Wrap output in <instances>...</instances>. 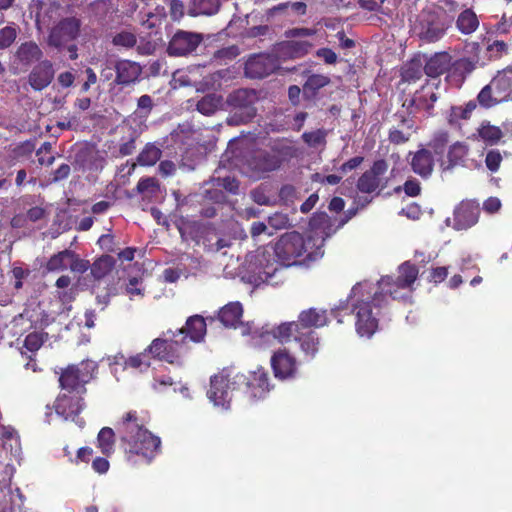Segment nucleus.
Instances as JSON below:
<instances>
[{"instance_id":"nucleus-1","label":"nucleus","mask_w":512,"mask_h":512,"mask_svg":"<svg viewBox=\"0 0 512 512\" xmlns=\"http://www.w3.org/2000/svg\"><path fill=\"white\" fill-rule=\"evenodd\" d=\"M390 285L389 279L381 278L376 284L363 281L353 286L342 309H349L355 316L357 333L364 337H371L378 327V312L386 300L383 294V285Z\"/></svg>"},{"instance_id":"nucleus-2","label":"nucleus","mask_w":512,"mask_h":512,"mask_svg":"<svg viewBox=\"0 0 512 512\" xmlns=\"http://www.w3.org/2000/svg\"><path fill=\"white\" fill-rule=\"evenodd\" d=\"M128 461L150 463L160 450L161 440L145 428L136 411L127 412L117 427Z\"/></svg>"},{"instance_id":"nucleus-3","label":"nucleus","mask_w":512,"mask_h":512,"mask_svg":"<svg viewBox=\"0 0 512 512\" xmlns=\"http://www.w3.org/2000/svg\"><path fill=\"white\" fill-rule=\"evenodd\" d=\"M297 156L295 145L287 140L275 142L269 150L252 153L245 160L243 170L250 178L261 179L278 170L283 163Z\"/></svg>"},{"instance_id":"nucleus-4","label":"nucleus","mask_w":512,"mask_h":512,"mask_svg":"<svg viewBox=\"0 0 512 512\" xmlns=\"http://www.w3.org/2000/svg\"><path fill=\"white\" fill-rule=\"evenodd\" d=\"M310 243L312 238L305 240L303 236L296 232H288L283 234L274 244L276 257L281 265L288 267L297 263V259L306 255L309 260H315L322 256L321 251H311Z\"/></svg>"},{"instance_id":"nucleus-5","label":"nucleus","mask_w":512,"mask_h":512,"mask_svg":"<svg viewBox=\"0 0 512 512\" xmlns=\"http://www.w3.org/2000/svg\"><path fill=\"white\" fill-rule=\"evenodd\" d=\"M258 99L256 91L252 89H238L230 93L227 103L232 109V114L228 118V123L240 125L251 121L256 116L255 104Z\"/></svg>"},{"instance_id":"nucleus-6","label":"nucleus","mask_w":512,"mask_h":512,"mask_svg":"<svg viewBox=\"0 0 512 512\" xmlns=\"http://www.w3.org/2000/svg\"><path fill=\"white\" fill-rule=\"evenodd\" d=\"M249 270L261 282H269L282 266L273 246H265L247 255Z\"/></svg>"},{"instance_id":"nucleus-7","label":"nucleus","mask_w":512,"mask_h":512,"mask_svg":"<svg viewBox=\"0 0 512 512\" xmlns=\"http://www.w3.org/2000/svg\"><path fill=\"white\" fill-rule=\"evenodd\" d=\"M96 369L97 364L91 360L82 361L77 365H69L60 375L61 388L70 394L83 393L84 385L92 379Z\"/></svg>"},{"instance_id":"nucleus-8","label":"nucleus","mask_w":512,"mask_h":512,"mask_svg":"<svg viewBox=\"0 0 512 512\" xmlns=\"http://www.w3.org/2000/svg\"><path fill=\"white\" fill-rule=\"evenodd\" d=\"M301 333L300 325L297 321L283 322L271 329L267 326L255 330L251 336V345L254 347H264L272 341L277 340L284 344L295 340V334Z\"/></svg>"},{"instance_id":"nucleus-9","label":"nucleus","mask_w":512,"mask_h":512,"mask_svg":"<svg viewBox=\"0 0 512 512\" xmlns=\"http://www.w3.org/2000/svg\"><path fill=\"white\" fill-rule=\"evenodd\" d=\"M233 384L248 395L250 399L264 398L270 391L268 373L263 368L250 372L249 375L237 373L233 376Z\"/></svg>"},{"instance_id":"nucleus-10","label":"nucleus","mask_w":512,"mask_h":512,"mask_svg":"<svg viewBox=\"0 0 512 512\" xmlns=\"http://www.w3.org/2000/svg\"><path fill=\"white\" fill-rule=\"evenodd\" d=\"M81 24V20L74 16L61 19L49 31L48 46L59 50L64 48L79 37Z\"/></svg>"},{"instance_id":"nucleus-11","label":"nucleus","mask_w":512,"mask_h":512,"mask_svg":"<svg viewBox=\"0 0 512 512\" xmlns=\"http://www.w3.org/2000/svg\"><path fill=\"white\" fill-rule=\"evenodd\" d=\"M235 389H238V385L233 384V377H231L230 373L222 371L211 378L210 389L207 395L215 406L228 409L232 398V391Z\"/></svg>"},{"instance_id":"nucleus-12","label":"nucleus","mask_w":512,"mask_h":512,"mask_svg":"<svg viewBox=\"0 0 512 512\" xmlns=\"http://www.w3.org/2000/svg\"><path fill=\"white\" fill-rule=\"evenodd\" d=\"M185 338L178 340L173 336V339L156 338L147 348L148 353L159 360L166 361L171 364L179 363L181 355L185 352Z\"/></svg>"},{"instance_id":"nucleus-13","label":"nucleus","mask_w":512,"mask_h":512,"mask_svg":"<svg viewBox=\"0 0 512 512\" xmlns=\"http://www.w3.org/2000/svg\"><path fill=\"white\" fill-rule=\"evenodd\" d=\"M388 164L385 160H377L372 167L365 171L357 181V189L361 193L371 194L386 187L385 174Z\"/></svg>"},{"instance_id":"nucleus-14","label":"nucleus","mask_w":512,"mask_h":512,"mask_svg":"<svg viewBox=\"0 0 512 512\" xmlns=\"http://www.w3.org/2000/svg\"><path fill=\"white\" fill-rule=\"evenodd\" d=\"M399 275L395 281L392 280L391 277L386 276V279H389L390 285H383L384 288L383 294L389 295L393 299H407V297L399 296L397 293V289H409L411 285L415 282L418 276V269L412 265L410 262H404L399 267Z\"/></svg>"},{"instance_id":"nucleus-15","label":"nucleus","mask_w":512,"mask_h":512,"mask_svg":"<svg viewBox=\"0 0 512 512\" xmlns=\"http://www.w3.org/2000/svg\"><path fill=\"white\" fill-rule=\"evenodd\" d=\"M445 30V24L436 13L423 12L420 15L418 34L421 39L435 42L444 35Z\"/></svg>"},{"instance_id":"nucleus-16","label":"nucleus","mask_w":512,"mask_h":512,"mask_svg":"<svg viewBox=\"0 0 512 512\" xmlns=\"http://www.w3.org/2000/svg\"><path fill=\"white\" fill-rule=\"evenodd\" d=\"M202 41V35L194 32L178 31L168 45V53L184 56L193 52Z\"/></svg>"},{"instance_id":"nucleus-17","label":"nucleus","mask_w":512,"mask_h":512,"mask_svg":"<svg viewBox=\"0 0 512 512\" xmlns=\"http://www.w3.org/2000/svg\"><path fill=\"white\" fill-rule=\"evenodd\" d=\"M271 366L275 377L279 379L293 378L297 372V361L285 348L277 350L272 355Z\"/></svg>"},{"instance_id":"nucleus-18","label":"nucleus","mask_w":512,"mask_h":512,"mask_svg":"<svg viewBox=\"0 0 512 512\" xmlns=\"http://www.w3.org/2000/svg\"><path fill=\"white\" fill-rule=\"evenodd\" d=\"M55 71L50 60L45 59L37 63L28 74V84L35 91L47 88L54 79Z\"/></svg>"},{"instance_id":"nucleus-19","label":"nucleus","mask_w":512,"mask_h":512,"mask_svg":"<svg viewBox=\"0 0 512 512\" xmlns=\"http://www.w3.org/2000/svg\"><path fill=\"white\" fill-rule=\"evenodd\" d=\"M42 57V48L35 41L29 40L17 47L13 64L21 66L26 71L32 64L42 61Z\"/></svg>"},{"instance_id":"nucleus-20","label":"nucleus","mask_w":512,"mask_h":512,"mask_svg":"<svg viewBox=\"0 0 512 512\" xmlns=\"http://www.w3.org/2000/svg\"><path fill=\"white\" fill-rule=\"evenodd\" d=\"M479 207L471 201L461 202L454 210L453 228L456 230H465L478 221Z\"/></svg>"},{"instance_id":"nucleus-21","label":"nucleus","mask_w":512,"mask_h":512,"mask_svg":"<svg viewBox=\"0 0 512 512\" xmlns=\"http://www.w3.org/2000/svg\"><path fill=\"white\" fill-rule=\"evenodd\" d=\"M276 68L275 59L269 55H255L245 64V75L249 78H264Z\"/></svg>"},{"instance_id":"nucleus-22","label":"nucleus","mask_w":512,"mask_h":512,"mask_svg":"<svg viewBox=\"0 0 512 512\" xmlns=\"http://www.w3.org/2000/svg\"><path fill=\"white\" fill-rule=\"evenodd\" d=\"M410 166L412 171L422 178L431 176L434 169V157L428 148H420L415 153H410Z\"/></svg>"},{"instance_id":"nucleus-23","label":"nucleus","mask_w":512,"mask_h":512,"mask_svg":"<svg viewBox=\"0 0 512 512\" xmlns=\"http://www.w3.org/2000/svg\"><path fill=\"white\" fill-rule=\"evenodd\" d=\"M55 408L57 414L68 419L80 413L83 408V399L80 394L63 393L57 398Z\"/></svg>"},{"instance_id":"nucleus-24","label":"nucleus","mask_w":512,"mask_h":512,"mask_svg":"<svg viewBox=\"0 0 512 512\" xmlns=\"http://www.w3.org/2000/svg\"><path fill=\"white\" fill-rule=\"evenodd\" d=\"M300 330L323 327L328 323L327 311L318 308H309L300 312L298 316Z\"/></svg>"},{"instance_id":"nucleus-25","label":"nucleus","mask_w":512,"mask_h":512,"mask_svg":"<svg viewBox=\"0 0 512 512\" xmlns=\"http://www.w3.org/2000/svg\"><path fill=\"white\" fill-rule=\"evenodd\" d=\"M496 97L502 102L512 100V68L504 69L491 80Z\"/></svg>"},{"instance_id":"nucleus-26","label":"nucleus","mask_w":512,"mask_h":512,"mask_svg":"<svg viewBox=\"0 0 512 512\" xmlns=\"http://www.w3.org/2000/svg\"><path fill=\"white\" fill-rule=\"evenodd\" d=\"M116 82L121 85H128L138 80L142 69L136 62L129 60L119 61L116 66Z\"/></svg>"},{"instance_id":"nucleus-27","label":"nucleus","mask_w":512,"mask_h":512,"mask_svg":"<svg viewBox=\"0 0 512 512\" xmlns=\"http://www.w3.org/2000/svg\"><path fill=\"white\" fill-rule=\"evenodd\" d=\"M186 334L193 342H200L206 334V323L202 316L194 315L188 318L186 327L178 331L174 337H184Z\"/></svg>"},{"instance_id":"nucleus-28","label":"nucleus","mask_w":512,"mask_h":512,"mask_svg":"<svg viewBox=\"0 0 512 512\" xmlns=\"http://www.w3.org/2000/svg\"><path fill=\"white\" fill-rule=\"evenodd\" d=\"M295 341L299 343L301 351L309 358H313L319 350V338L313 330H301L295 334Z\"/></svg>"},{"instance_id":"nucleus-29","label":"nucleus","mask_w":512,"mask_h":512,"mask_svg":"<svg viewBox=\"0 0 512 512\" xmlns=\"http://www.w3.org/2000/svg\"><path fill=\"white\" fill-rule=\"evenodd\" d=\"M243 308L240 302H230L219 311V320L226 327H236L240 323Z\"/></svg>"},{"instance_id":"nucleus-30","label":"nucleus","mask_w":512,"mask_h":512,"mask_svg":"<svg viewBox=\"0 0 512 512\" xmlns=\"http://www.w3.org/2000/svg\"><path fill=\"white\" fill-rule=\"evenodd\" d=\"M451 65V58L447 53L436 54L431 57L424 67L429 77H437L445 73Z\"/></svg>"},{"instance_id":"nucleus-31","label":"nucleus","mask_w":512,"mask_h":512,"mask_svg":"<svg viewBox=\"0 0 512 512\" xmlns=\"http://www.w3.org/2000/svg\"><path fill=\"white\" fill-rule=\"evenodd\" d=\"M469 147L464 142H455L449 147L447 158L448 164L442 163L441 166L444 170L452 169L453 167L460 165L464 162L468 155Z\"/></svg>"},{"instance_id":"nucleus-32","label":"nucleus","mask_w":512,"mask_h":512,"mask_svg":"<svg viewBox=\"0 0 512 512\" xmlns=\"http://www.w3.org/2000/svg\"><path fill=\"white\" fill-rule=\"evenodd\" d=\"M438 100V95L430 85L423 86L416 92L412 103L419 109L430 110Z\"/></svg>"},{"instance_id":"nucleus-33","label":"nucleus","mask_w":512,"mask_h":512,"mask_svg":"<svg viewBox=\"0 0 512 512\" xmlns=\"http://www.w3.org/2000/svg\"><path fill=\"white\" fill-rule=\"evenodd\" d=\"M73 257V251L65 249L52 255L46 263L45 269L48 272H59L69 267L70 258Z\"/></svg>"},{"instance_id":"nucleus-34","label":"nucleus","mask_w":512,"mask_h":512,"mask_svg":"<svg viewBox=\"0 0 512 512\" xmlns=\"http://www.w3.org/2000/svg\"><path fill=\"white\" fill-rule=\"evenodd\" d=\"M479 25L476 14L467 9L460 13L457 19V27L464 34H471L474 32Z\"/></svg>"},{"instance_id":"nucleus-35","label":"nucleus","mask_w":512,"mask_h":512,"mask_svg":"<svg viewBox=\"0 0 512 512\" xmlns=\"http://www.w3.org/2000/svg\"><path fill=\"white\" fill-rule=\"evenodd\" d=\"M479 137L486 143L495 144L502 137V131L499 127L491 125L489 122H483L478 128Z\"/></svg>"},{"instance_id":"nucleus-36","label":"nucleus","mask_w":512,"mask_h":512,"mask_svg":"<svg viewBox=\"0 0 512 512\" xmlns=\"http://www.w3.org/2000/svg\"><path fill=\"white\" fill-rule=\"evenodd\" d=\"M161 150L153 144H147L137 157L138 164L141 166H152L161 157Z\"/></svg>"},{"instance_id":"nucleus-37","label":"nucleus","mask_w":512,"mask_h":512,"mask_svg":"<svg viewBox=\"0 0 512 512\" xmlns=\"http://www.w3.org/2000/svg\"><path fill=\"white\" fill-rule=\"evenodd\" d=\"M114 431L109 427H104L98 434V447L105 455H110L114 450Z\"/></svg>"},{"instance_id":"nucleus-38","label":"nucleus","mask_w":512,"mask_h":512,"mask_svg":"<svg viewBox=\"0 0 512 512\" xmlns=\"http://www.w3.org/2000/svg\"><path fill=\"white\" fill-rule=\"evenodd\" d=\"M478 103L484 108H491L502 101L496 97L495 90L490 82L484 86L477 96Z\"/></svg>"},{"instance_id":"nucleus-39","label":"nucleus","mask_w":512,"mask_h":512,"mask_svg":"<svg viewBox=\"0 0 512 512\" xmlns=\"http://www.w3.org/2000/svg\"><path fill=\"white\" fill-rule=\"evenodd\" d=\"M221 98L214 95H206L197 103V110L203 115H211L219 108Z\"/></svg>"},{"instance_id":"nucleus-40","label":"nucleus","mask_w":512,"mask_h":512,"mask_svg":"<svg viewBox=\"0 0 512 512\" xmlns=\"http://www.w3.org/2000/svg\"><path fill=\"white\" fill-rule=\"evenodd\" d=\"M113 266L114 261L110 256L101 257L93 263L91 273L96 279H101L112 270Z\"/></svg>"},{"instance_id":"nucleus-41","label":"nucleus","mask_w":512,"mask_h":512,"mask_svg":"<svg viewBox=\"0 0 512 512\" xmlns=\"http://www.w3.org/2000/svg\"><path fill=\"white\" fill-rule=\"evenodd\" d=\"M327 132L323 129H317L311 132H305L302 135L304 142L313 148H318L326 144Z\"/></svg>"},{"instance_id":"nucleus-42","label":"nucleus","mask_w":512,"mask_h":512,"mask_svg":"<svg viewBox=\"0 0 512 512\" xmlns=\"http://www.w3.org/2000/svg\"><path fill=\"white\" fill-rule=\"evenodd\" d=\"M475 108L476 103L474 101H469L464 106L452 107L450 112V122L458 121L460 119H469Z\"/></svg>"},{"instance_id":"nucleus-43","label":"nucleus","mask_w":512,"mask_h":512,"mask_svg":"<svg viewBox=\"0 0 512 512\" xmlns=\"http://www.w3.org/2000/svg\"><path fill=\"white\" fill-rule=\"evenodd\" d=\"M475 69V63L467 58L455 61L452 65V73L459 76L461 81Z\"/></svg>"},{"instance_id":"nucleus-44","label":"nucleus","mask_w":512,"mask_h":512,"mask_svg":"<svg viewBox=\"0 0 512 512\" xmlns=\"http://www.w3.org/2000/svg\"><path fill=\"white\" fill-rule=\"evenodd\" d=\"M448 141L449 134L445 131H440L434 135L428 146L435 154H442Z\"/></svg>"},{"instance_id":"nucleus-45","label":"nucleus","mask_w":512,"mask_h":512,"mask_svg":"<svg viewBox=\"0 0 512 512\" xmlns=\"http://www.w3.org/2000/svg\"><path fill=\"white\" fill-rule=\"evenodd\" d=\"M136 42L137 39L135 34L128 31L119 32L112 39V43L115 46H120L124 48H132L133 46H135Z\"/></svg>"},{"instance_id":"nucleus-46","label":"nucleus","mask_w":512,"mask_h":512,"mask_svg":"<svg viewBox=\"0 0 512 512\" xmlns=\"http://www.w3.org/2000/svg\"><path fill=\"white\" fill-rule=\"evenodd\" d=\"M147 350L135 356L129 357L125 360V368H134V369H147L149 367V362L147 360Z\"/></svg>"},{"instance_id":"nucleus-47","label":"nucleus","mask_w":512,"mask_h":512,"mask_svg":"<svg viewBox=\"0 0 512 512\" xmlns=\"http://www.w3.org/2000/svg\"><path fill=\"white\" fill-rule=\"evenodd\" d=\"M213 185L223 187L226 191L236 194L239 188V183L234 177H217L212 179Z\"/></svg>"},{"instance_id":"nucleus-48","label":"nucleus","mask_w":512,"mask_h":512,"mask_svg":"<svg viewBox=\"0 0 512 512\" xmlns=\"http://www.w3.org/2000/svg\"><path fill=\"white\" fill-rule=\"evenodd\" d=\"M44 339L42 333L33 332L26 336L24 340V348L29 352L37 351L43 344Z\"/></svg>"},{"instance_id":"nucleus-49","label":"nucleus","mask_w":512,"mask_h":512,"mask_svg":"<svg viewBox=\"0 0 512 512\" xmlns=\"http://www.w3.org/2000/svg\"><path fill=\"white\" fill-rule=\"evenodd\" d=\"M17 31L14 27L6 26L0 30V49L8 48L16 39Z\"/></svg>"},{"instance_id":"nucleus-50","label":"nucleus","mask_w":512,"mask_h":512,"mask_svg":"<svg viewBox=\"0 0 512 512\" xmlns=\"http://www.w3.org/2000/svg\"><path fill=\"white\" fill-rule=\"evenodd\" d=\"M268 223L274 229H285L290 225L287 214L276 212L268 218Z\"/></svg>"},{"instance_id":"nucleus-51","label":"nucleus","mask_w":512,"mask_h":512,"mask_svg":"<svg viewBox=\"0 0 512 512\" xmlns=\"http://www.w3.org/2000/svg\"><path fill=\"white\" fill-rule=\"evenodd\" d=\"M154 107L153 99L150 95H142L137 101V110L142 117H148Z\"/></svg>"},{"instance_id":"nucleus-52","label":"nucleus","mask_w":512,"mask_h":512,"mask_svg":"<svg viewBox=\"0 0 512 512\" xmlns=\"http://www.w3.org/2000/svg\"><path fill=\"white\" fill-rule=\"evenodd\" d=\"M329 83V78L320 74H313L308 77L305 88L311 90H319L320 88L326 86Z\"/></svg>"},{"instance_id":"nucleus-53","label":"nucleus","mask_w":512,"mask_h":512,"mask_svg":"<svg viewBox=\"0 0 512 512\" xmlns=\"http://www.w3.org/2000/svg\"><path fill=\"white\" fill-rule=\"evenodd\" d=\"M90 267V263L87 260L79 258V256L73 252V257L70 258L69 268L72 272L84 273Z\"/></svg>"},{"instance_id":"nucleus-54","label":"nucleus","mask_w":512,"mask_h":512,"mask_svg":"<svg viewBox=\"0 0 512 512\" xmlns=\"http://www.w3.org/2000/svg\"><path fill=\"white\" fill-rule=\"evenodd\" d=\"M501 161L502 156L498 150H491L486 155V166L492 172H495L499 169Z\"/></svg>"},{"instance_id":"nucleus-55","label":"nucleus","mask_w":512,"mask_h":512,"mask_svg":"<svg viewBox=\"0 0 512 512\" xmlns=\"http://www.w3.org/2000/svg\"><path fill=\"white\" fill-rule=\"evenodd\" d=\"M411 136L410 132H404L400 129L394 128L389 132V140L393 144H404L409 141Z\"/></svg>"},{"instance_id":"nucleus-56","label":"nucleus","mask_w":512,"mask_h":512,"mask_svg":"<svg viewBox=\"0 0 512 512\" xmlns=\"http://www.w3.org/2000/svg\"><path fill=\"white\" fill-rule=\"evenodd\" d=\"M47 211L40 206H35L27 211L26 218L31 222H36L46 217Z\"/></svg>"},{"instance_id":"nucleus-57","label":"nucleus","mask_w":512,"mask_h":512,"mask_svg":"<svg viewBox=\"0 0 512 512\" xmlns=\"http://www.w3.org/2000/svg\"><path fill=\"white\" fill-rule=\"evenodd\" d=\"M404 191L408 196L415 197L420 194V183L416 179H409L404 183Z\"/></svg>"},{"instance_id":"nucleus-58","label":"nucleus","mask_w":512,"mask_h":512,"mask_svg":"<svg viewBox=\"0 0 512 512\" xmlns=\"http://www.w3.org/2000/svg\"><path fill=\"white\" fill-rule=\"evenodd\" d=\"M57 81L61 87L68 88L73 85L75 81V76L72 72L65 71L58 75Z\"/></svg>"},{"instance_id":"nucleus-59","label":"nucleus","mask_w":512,"mask_h":512,"mask_svg":"<svg viewBox=\"0 0 512 512\" xmlns=\"http://www.w3.org/2000/svg\"><path fill=\"white\" fill-rule=\"evenodd\" d=\"M317 56L322 58L327 64H334L337 61V55L329 48H321L317 51Z\"/></svg>"},{"instance_id":"nucleus-60","label":"nucleus","mask_w":512,"mask_h":512,"mask_svg":"<svg viewBox=\"0 0 512 512\" xmlns=\"http://www.w3.org/2000/svg\"><path fill=\"white\" fill-rule=\"evenodd\" d=\"M363 160H364V158L361 156L353 157L341 165L340 171L342 173L351 171V170L357 168L358 166H360L361 163L363 162Z\"/></svg>"},{"instance_id":"nucleus-61","label":"nucleus","mask_w":512,"mask_h":512,"mask_svg":"<svg viewBox=\"0 0 512 512\" xmlns=\"http://www.w3.org/2000/svg\"><path fill=\"white\" fill-rule=\"evenodd\" d=\"M207 241L208 243H206L205 246L211 252H218L221 249L228 247L230 245L229 241L222 238H217L216 241L213 243L211 242V239H207Z\"/></svg>"},{"instance_id":"nucleus-62","label":"nucleus","mask_w":512,"mask_h":512,"mask_svg":"<svg viewBox=\"0 0 512 512\" xmlns=\"http://www.w3.org/2000/svg\"><path fill=\"white\" fill-rule=\"evenodd\" d=\"M500 207L501 201L497 197H490L483 204V209L488 213H495Z\"/></svg>"},{"instance_id":"nucleus-63","label":"nucleus","mask_w":512,"mask_h":512,"mask_svg":"<svg viewBox=\"0 0 512 512\" xmlns=\"http://www.w3.org/2000/svg\"><path fill=\"white\" fill-rule=\"evenodd\" d=\"M92 467L97 473L104 474L109 469V462L105 458L97 457L93 460Z\"/></svg>"},{"instance_id":"nucleus-64","label":"nucleus","mask_w":512,"mask_h":512,"mask_svg":"<svg viewBox=\"0 0 512 512\" xmlns=\"http://www.w3.org/2000/svg\"><path fill=\"white\" fill-rule=\"evenodd\" d=\"M291 46H292L293 50L295 51V53H297L299 55H304V54L308 53V51L312 47V44L309 43L308 41H296V42H292Z\"/></svg>"}]
</instances>
